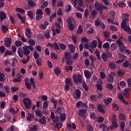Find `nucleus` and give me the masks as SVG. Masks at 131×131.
I'll return each mask as SVG.
<instances>
[{"mask_svg": "<svg viewBox=\"0 0 131 131\" xmlns=\"http://www.w3.org/2000/svg\"><path fill=\"white\" fill-rule=\"evenodd\" d=\"M67 21L68 23V27L69 30L71 31H73V30L75 29V26L76 25L74 19H73L72 17H69V18L67 19Z\"/></svg>", "mask_w": 131, "mask_h": 131, "instance_id": "f257e3e1", "label": "nucleus"}, {"mask_svg": "<svg viewBox=\"0 0 131 131\" xmlns=\"http://www.w3.org/2000/svg\"><path fill=\"white\" fill-rule=\"evenodd\" d=\"M119 47L120 48V51L121 53H127V55H130L131 51L129 50L128 47H126L124 46L123 42L120 41L119 42Z\"/></svg>", "mask_w": 131, "mask_h": 131, "instance_id": "f03ea898", "label": "nucleus"}, {"mask_svg": "<svg viewBox=\"0 0 131 131\" xmlns=\"http://www.w3.org/2000/svg\"><path fill=\"white\" fill-rule=\"evenodd\" d=\"M73 81L75 83L77 84V83L81 84L82 83V77L80 74H74L73 76Z\"/></svg>", "mask_w": 131, "mask_h": 131, "instance_id": "7ed1b4c3", "label": "nucleus"}, {"mask_svg": "<svg viewBox=\"0 0 131 131\" xmlns=\"http://www.w3.org/2000/svg\"><path fill=\"white\" fill-rule=\"evenodd\" d=\"M94 8L96 11L99 12L100 14L103 13V4L97 1L94 4Z\"/></svg>", "mask_w": 131, "mask_h": 131, "instance_id": "20e7f679", "label": "nucleus"}, {"mask_svg": "<svg viewBox=\"0 0 131 131\" xmlns=\"http://www.w3.org/2000/svg\"><path fill=\"white\" fill-rule=\"evenodd\" d=\"M26 109L29 110L31 108V100L28 98H25L23 100Z\"/></svg>", "mask_w": 131, "mask_h": 131, "instance_id": "39448f33", "label": "nucleus"}, {"mask_svg": "<svg viewBox=\"0 0 131 131\" xmlns=\"http://www.w3.org/2000/svg\"><path fill=\"white\" fill-rule=\"evenodd\" d=\"M50 118L51 119L53 120L54 123H58L59 122V121L60 120V117L59 116H55V114L54 113V112H52L51 115H50Z\"/></svg>", "mask_w": 131, "mask_h": 131, "instance_id": "423d86ee", "label": "nucleus"}, {"mask_svg": "<svg viewBox=\"0 0 131 131\" xmlns=\"http://www.w3.org/2000/svg\"><path fill=\"white\" fill-rule=\"evenodd\" d=\"M48 47H50L51 49H53L54 50H56V51H59L60 50V48L58 45L57 42H54L53 44L50 42H48L47 43Z\"/></svg>", "mask_w": 131, "mask_h": 131, "instance_id": "0eeeda50", "label": "nucleus"}, {"mask_svg": "<svg viewBox=\"0 0 131 131\" xmlns=\"http://www.w3.org/2000/svg\"><path fill=\"white\" fill-rule=\"evenodd\" d=\"M86 110L81 109L79 110V113L78 114V115L82 117L83 119H85V117H86Z\"/></svg>", "mask_w": 131, "mask_h": 131, "instance_id": "6e6552de", "label": "nucleus"}, {"mask_svg": "<svg viewBox=\"0 0 131 131\" xmlns=\"http://www.w3.org/2000/svg\"><path fill=\"white\" fill-rule=\"evenodd\" d=\"M5 46L6 48H10L11 43H12V39L10 37H7L4 40Z\"/></svg>", "mask_w": 131, "mask_h": 131, "instance_id": "1a4fd4ad", "label": "nucleus"}, {"mask_svg": "<svg viewBox=\"0 0 131 131\" xmlns=\"http://www.w3.org/2000/svg\"><path fill=\"white\" fill-rule=\"evenodd\" d=\"M74 94H75L74 97L75 99H80V97L81 96V91L79 89H76L74 91Z\"/></svg>", "mask_w": 131, "mask_h": 131, "instance_id": "9d476101", "label": "nucleus"}, {"mask_svg": "<svg viewBox=\"0 0 131 131\" xmlns=\"http://www.w3.org/2000/svg\"><path fill=\"white\" fill-rule=\"evenodd\" d=\"M129 20L128 18H125L124 20H122V23L121 24V27L123 29H125V27H127V24L126 22H128Z\"/></svg>", "mask_w": 131, "mask_h": 131, "instance_id": "9b49d317", "label": "nucleus"}, {"mask_svg": "<svg viewBox=\"0 0 131 131\" xmlns=\"http://www.w3.org/2000/svg\"><path fill=\"white\" fill-rule=\"evenodd\" d=\"M84 74L86 79H89L92 77V73H91L89 70H85L84 71Z\"/></svg>", "mask_w": 131, "mask_h": 131, "instance_id": "f8f14e48", "label": "nucleus"}, {"mask_svg": "<svg viewBox=\"0 0 131 131\" xmlns=\"http://www.w3.org/2000/svg\"><path fill=\"white\" fill-rule=\"evenodd\" d=\"M113 99L112 98L107 97V98H105L103 100V102H104V103L105 105H110L111 103L112 102Z\"/></svg>", "mask_w": 131, "mask_h": 131, "instance_id": "ddd939ff", "label": "nucleus"}, {"mask_svg": "<svg viewBox=\"0 0 131 131\" xmlns=\"http://www.w3.org/2000/svg\"><path fill=\"white\" fill-rule=\"evenodd\" d=\"M28 5L30 8H34L36 6V4L33 0H28Z\"/></svg>", "mask_w": 131, "mask_h": 131, "instance_id": "4468645a", "label": "nucleus"}, {"mask_svg": "<svg viewBox=\"0 0 131 131\" xmlns=\"http://www.w3.org/2000/svg\"><path fill=\"white\" fill-rule=\"evenodd\" d=\"M97 111L98 112H101V113L105 114V110H104V107L102 105V104H98L97 105Z\"/></svg>", "mask_w": 131, "mask_h": 131, "instance_id": "2eb2a0df", "label": "nucleus"}, {"mask_svg": "<svg viewBox=\"0 0 131 131\" xmlns=\"http://www.w3.org/2000/svg\"><path fill=\"white\" fill-rule=\"evenodd\" d=\"M32 33H31V31L30 29H28L26 30L25 31V35L28 38H31L32 37Z\"/></svg>", "mask_w": 131, "mask_h": 131, "instance_id": "dca6fc26", "label": "nucleus"}, {"mask_svg": "<svg viewBox=\"0 0 131 131\" xmlns=\"http://www.w3.org/2000/svg\"><path fill=\"white\" fill-rule=\"evenodd\" d=\"M23 50L24 51V55H25V56H29V55H30V50L27 49V48L25 47H23Z\"/></svg>", "mask_w": 131, "mask_h": 131, "instance_id": "f3484780", "label": "nucleus"}, {"mask_svg": "<svg viewBox=\"0 0 131 131\" xmlns=\"http://www.w3.org/2000/svg\"><path fill=\"white\" fill-rule=\"evenodd\" d=\"M65 83L66 84H69V85H70L71 86H72L73 85V82L70 78H67L66 79Z\"/></svg>", "mask_w": 131, "mask_h": 131, "instance_id": "a211bd4d", "label": "nucleus"}, {"mask_svg": "<svg viewBox=\"0 0 131 131\" xmlns=\"http://www.w3.org/2000/svg\"><path fill=\"white\" fill-rule=\"evenodd\" d=\"M17 54L20 58H23V55H24V53L23 52V50H22V49L21 48H18L17 50Z\"/></svg>", "mask_w": 131, "mask_h": 131, "instance_id": "6ab92c4d", "label": "nucleus"}, {"mask_svg": "<svg viewBox=\"0 0 131 131\" xmlns=\"http://www.w3.org/2000/svg\"><path fill=\"white\" fill-rule=\"evenodd\" d=\"M71 54L68 51H66L64 53V59L66 60H70V59H71Z\"/></svg>", "mask_w": 131, "mask_h": 131, "instance_id": "aec40b11", "label": "nucleus"}, {"mask_svg": "<svg viewBox=\"0 0 131 131\" xmlns=\"http://www.w3.org/2000/svg\"><path fill=\"white\" fill-rule=\"evenodd\" d=\"M119 100H120L122 103L125 104V105H128L129 103L127 102V101H126L125 100H124V99L123 98V96H122V95L120 94L119 95Z\"/></svg>", "mask_w": 131, "mask_h": 131, "instance_id": "412c9836", "label": "nucleus"}, {"mask_svg": "<svg viewBox=\"0 0 131 131\" xmlns=\"http://www.w3.org/2000/svg\"><path fill=\"white\" fill-rule=\"evenodd\" d=\"M118 45L116 43L114 42L111 45V49L112 51H116L117 50Z\"/></svg>", "mask_w": 131, "mask_h": 131, "instance_id": "4be33fe9", "label": "nucleus"}, {"mask_svg": "<svg viewBox=\"0 0 131 131\" xmlns=\"http://www.w3.org/2000/svg\"><path fill=\"white\" fill-rule=\"evenodd\" d=\"M16 16L19 18V19H20V20H21L23 24H25V17H23L22 15H21L20 13H17Z\"/></svg>", "mask_w": 131, "mask_h": 131, "instance_id": "5701e85b", "label": "nucleus"}, {"mask_svg": "<svg viewBox=\"0 0 131 131\" xmlns=\"http://www.w3.org/2000/svg\"><path fill=\"white\" fill-rule=\"evenodd\" d=\"M34 118V115L29 113L28 115V117H27V120L28 121H31V119H33Z\"/></svg>", "mask_w": 131, "mask_h": 131, "instance_id": "b1692460", "label": "nucleus"}, {"mask_svg": "<svg viewBox=\"0 0 131 131\" xmlns=\"http://www.w3.org/2000/svg\"><path fill=\"white\" fill-rule=\"evenodd\" d=\"M97 15H98V11L96 10H93L91 12V17L93 19L94 18H96L97 16Z\"/></svg>", "mask_w": 131, "mask_h": 131, "instance_id": "393cba45", "label": "nucleus"}, {"mask_svg": "<svg viewBox=\"0 0 131 131\" xmlns=\"http://www.w3.org/2000/svg\"><path fill=\"white\" fill-rule=\"evenodd\" d=\"M119 119L120 120L124 121L126 119V117L125 116V114L123 113H121L119 114Z\"/></svg>", "mask_w": 131, "mask_h": 131, "instance_id": "a878e982", "label": "nucleus"}, {"mask_svg": "<svg viewBox=\"0 0 131 131\" xmlns=\"http://www.w3.org/2000/svg\"><path fill=\"white\" fill-rule=\"evenodd\" d=\"M124 73H125V72L123 70L119 69L117 71L118 76H123V75H124Z\"/></svg>", "mask_w": 131, "mask_h": 131, "instance_id": "bb28decb", "label": "nucleus"}, {"mask_svg": "<svg viewBox=\"0 0 131 131\" xmlns=\"http://www.w3.org/2000/svg\"><path fill=\"white\" fill-rule=\"evenodd\" d=\"M123 67H124V68H128V67L130 65V63H129V62H128V61L127 60H125L123 63Z\"/></svg>", "mask_w": 131, "mask_h": 131, "instance_id": "cd10ccee", "label": "nucleus"}, {"mask_svg": "<svg viewBox=\"0 0 131 131\" xmlns=\"http://www.w3.org/2000/svg\"><path fill=\"white\" fill-rule=\"evenodd\" d=\"M15 11L18 13H20V14H25V10L21 8H16Z\"/></svg>", "mask_w": 131, "mask_h": 131, "instance_id": "c85d7f7f", "label": "nucleus"}, {"mask_svg": "<svg viewBox=\"0 0 131 131\" xmlns=\"http://www.w3.org/2000/svg\"><path fill=\"white\" fill-rule=\"evenodd\" d=\"M101 58L104 62H107L108 60V56L106 54L102 53L101 55Z\"/></svg>", "mask_w": 131, "mask_h": 131, "instance_id": "c756f323", "label": "nucleus"}, {"mask_svg": "<svg viewBox=\"0 0 131 131\" xmlns=\"http://www.w3.org/2000/svg\"><path fill=\"white\" fill-rule=\"evenodd\" d=\"M1 29H2L3 33H6L7 31H8V30H9V28L5 25H2L1 26Z\"/></svg>", "mask_w": 131, "mask_h": 131, "instance_id": "7c9ffc66", "label": "nucleus"}, {"mask_svg": "<svg viewBox=\"0 0 131 131\" xmlns=\"http://www.w3.org/2000/svg\"><path fill=\"white\" fill-rule=\"evenodd\" d=\"M59 119L61 120V121H64V120L66 119V113L60 114Z\"/></svg>", "mask_w": 131, "mask_h": 131, "instance_id": "2f4dec72", "label": "nucleus"}, {"mask_svg": "<svg viewBox=\"0 0 131 131\" xmlns=\"http://www.w3.org/2000/svg\"><path fill=\"white\" fill-rule=\"evenodd\" d=\"M95 54L98 60H99V61H101V60H102V58H101V55H100V51L98 50H96Z\"/></svg>", "mask_w": 131, "mask_h": 131, "instance_id": "473e14b6", "label": "nucleus"}, {"mask_svg": "<svg viewBox=\"0 0 131 131\" xmlns=\"http://www.w3.org/2000/svg\"><path fill=\"white\" fill-rule=\"evenodd\" d=\"M28 41L29 45L32 47H34V46H35V41L33 39H29Z\"/></svg>", "mask_w": 131, "mask_h": 131, "instance_id": "72a5a7b5", "label": "nucleus"}, {"mask_svg": "<svg viewBox=\"0 0 131 131\" xmlns=\"http://www.w3.org/2000/svg\"><path fill=\"white\" fill-rule=\"evenodd\" d=\"M106 89H108L110 91H112L114 89V85L112 83H108L106 86Z\"/></svg>", "mask_w": 131, "mask_h": 131, "instance_id": "f704fd0d", "label": "nucleus"}, {"mask_svg": "<svg viewBox=\"0 0 131 131\" xmlns=\"http://www.w3.org/2000/svg\"><path fill=\"white\" fill-rule=\"evenodd\" d=\"M39 122L41 124H46V117L42 116V118L39 120Z\"/></svg>", "mask_w": 131, "mask_h": 131, "instance_id": "c9c22d12", "label": "nucleus"}, {"mask_svg": "<svg viewBox=\"0 0 131 131\" xmlns=\"http://www.w3.org/2000/svg\"><path fill=\"white\" fill-rule=\"evenodd\" d=\"M82 85L83 89L85 90V92H88L89 90H90V88L89 87L88 84H86V83H85V82H83L82 83Z\"/></svg>", "mask_w": 131, "mask_h": 131, "instance_id": "e433bc0d", "label": "nucleus"}, {"mask_svg": "<svg viewBox=\"0 0 131 131\" xmlns=\"http://www.w3.org/2000/svg\"><path fill=\"white\" fill-rule=\"evenodd\" d=\"M83 31V29H82V26L80 25L78 27L77 33H78V34H81Z\"/></svg>", "mask_w": 131, "mask_h": 131, "instance_id": "4c0bfd02", "label": "nucleus"}, {"mask_svg": "<svg viewBox=\"0 0 131 131\" xmlns=\"http://www.w3.org/2000/svg\"><path fill=\"white\" fill-rule=\"evenodd\" d=\"M90 99L92 101H97L98 100V96L97 95H93L90 96Z\"/></svg>", "mask_w": 131, "mask_h": 131, "instance_id": "58836bf2", "label": "nucleus"}, {"mask_svg": "<svg viewBox=\"0 0 131 131\" xmlns=\"http://www.w3.org/2000/svg\"><path fill=\"white\" fill-rule=\"evenodd\" d=\"M102 48L103 49H110V44L108 42L104 43Z\"/></svg>", "mask_w": 131, "mask_h": 131, "instance_id": "ea45409f", "label": "nucleus"}, {"mask_svg": "<svg viewBox=\"0 0 131 131\" xmlns=\"http://www.w3.org/2000/svg\"><path fill=\"white\" fill-rule=\"evenodd\" d=\"M58 46H59L61 50H66L67 49L66 45L63 43H59Z\"/></svg>", "mask_w": 131, "mask_h": 131, "instance_id": "a19ab883", "label": "nucleus"}, {"mask_svg": "<svg viewBox=\"0 0 131 131\" xmlns=\"http://www.w3.org/2000/svg\"><path fill=\"white\" fill-rule=\"evenodd\" d=\"M27 14L28 16V17H29L30 18V19H32L33 18V12L32 11H29L27 12Z\"/></svg>", "mask_w": 131, "mask_h": 131, "instance_id": "79ce46f5", "label": "nucleus"}, {"mask_svg": "<svg viewBox=\"0 0 131 131\" xmlns=\"http://www.w3.org/2000/svg\"><path fill=\"white\" fill-rule=\"evenodd\" d=\"M98 43V42L97 41V40H93L92 41V44L91 46V48H93L94 49L95 48H97V44Z\"/></svg>", "mask_w": 131, "mask_h": 131, "instance_id": "37998d69", "label": "nucleus"}, {"mask_svg": "<svg viewBox=\"0 0 131 131\" xmlns=\"http://www.w3.org/2000/svg\"><path fill=\"white\" fill-rule=\"evenodd\" d=\"M42 106L43 109H47V108L49 107V103H48V101L45 100L42 103Z\"/></svg>", "mask_w": 131, "mask_h": 131, "instance_id": "c03bdc74", "label": "nucleus"}, {"mask_svg": "<svg viewBox=\"0 0 131 131\" xmlns=\"http://www.w3.org/2000/svg\"><path fill=\"white\" fill-rule=\"evenodd\" d=\"M90 40L86 37L84 36L81 38V42H89Z\"/></svg>", "mask_w": 131, "mask_h": 131, "instance_id": "a18cd8bd", "label": "nucleus"}, {"mask_svg": "<svg viewBox=\"0 0 131 131\" xmlns=\"http://www.w3.org/2000/svg\"><path fill=\"white\" fill-rule=\"evenodd\" d=\"M25 83L27 89H28V90H30V89H31V84H30V83L28 82V80H26Z\"/></svg>", "mask_w": 131, "mask_h": 131, "instance_id": "49530a36", "label": "nucleus"}, {"mask_svg": "<svg viewBox=\"0 0 131 131\" xmlns=\"http://www.w3.org/2000/svg\"><path fill=\"white\" fill-rule=\"evenodd\" d=\"M54 72L56 75H59V74L61 73V71H60V69L58 67H57L54 69Z\"/></svg>", "mask_w": 131, "mask_h": 131, "instance_id": "de8ad7c7", "label": "nucleus"}, {"mask_svg": "<svg viewBox=\"0 0 131 131\" xmlns=\"http://www.w3.org/2000/svg\"><path fill=\"white\" fill-rule=\"evenodd\" d=\"M69 48L70 49L71 53H73L75 52V46L73 45H70Z\"/></svg>", "mask_w": 131, "mask_h": 131, "instance_id": "09e8293b", "label": "nucleus"}, {"mask_svg": "<svg viewBox=\"0 0 131 131\" xmlns=\"http://www.w3.org/2000/svg\"><path fill=\"white\" fill-rule=\"evenodd\" d=\"M13 56V53L10 50H6L5 52V56Z\"/></svg>", "mask_w": 131, "mask_h": 131, "instance_id": "8fccbe9b", "label": "nucleus"}, {"mask_svg": "<svg viewBox=\"0 0 131 131\" xmlns=\"http://www.w3.org/2000/svg\"><path fill=\"white\" fill-rule=\"evenodd\" d=\"M65 69H66V71L67 72H68L70 70V71H72V70H73V67L72 66H69V67H68V66H66V68H65Z\"/></svg>", "mask_w": 131, "mask_h": 131, "instance_id": "3c124183", "label": "nucleus"}, {"mask_svg": "<svg viewBox=\"0 0 131 131\" xmlns=\"http://www.w3.org/2000/svg\"><path fill=\"white\" fill-rule=\"evenodd\" d=\"M124 31H126V32H127L129 34H131V31H130V28L129 27H125V29H123Z\"/></svg>", "mask_w": 131, "mask_h": 131, "instance_id": "603ef678", "label": "nucleus"}, {"mask_svg": "<svg viewBox=\"0 0 131 131\" xmlns=\"http://www.w3.org/2000/svg\"><path fill=\"white\" fill-rule=\"evenodd\" d=\"M5 74L2 73V72H0V81H5Z\"/></svg>", "mask_w": 131, "mask_h": 131, "instance_id": "864d4df0", "label": "nucleus"}, {"mask_svg": "<svg viewBox=\"0 0 131 131\" xmlns=\"http://www.w3.org/2000/svg\"><path fill=\"white\" fill-rule=\"evenodd\" d=\"M103 35L105 36V38H108L110 36V33L108 31H104Z\"/></svg>", "mask_w": 131, "mask_h": 131, "instance_id": "5fc2aeb1", "label": "nucleus"}, {"mask_svg": "<svg viewBox=\"0 0 131 131\" xmlns=\"http://www.w3.org/2000/svg\"><path fill=\"white\" fill-rule=\"evenodd\" d=\"M35 114L38 117H42V114H41V112L40 111H37L35 112Z\"/></svg>", "mask_w": 131, "mask_h": 131, "instance_id": "6e6d98bb", "label": "nucleus"}, {"mask_svg": "<svg viewBox=\"0 0 131 131\" xmlns=\"http://www.w3.org/2000/svg\"><path fill=\"white\" fill-rule=\"evenodd\" d=\"M36 15H43L42 10L40 9H37L36 11Z\"/></svg>", "mask_w": 131, "mask_h": 131, "instance_id": "4d7b16f0", "label": "nucleus"}, {"mask_svg": "<svg viewBox=\"0 0 131 131\" xmlns=\"http://www.w3.org/2000/svg\"><path fill=\"white\" fill-rule=\"evenodd\" d=\"M31 131H37V125H34L30 128Z\"/></svg>", "mask_w": 131, "mask_h": 131, "instance_id": "13d9d810", "label": "nucleus"}, {"mask_svg": "<svg viewBox=\"0 0 131 131\" xmlns=\"http://www.w3.org/2000/svg\"><path fill=\"white\" fill-rule=\"evenodd\" d=\"M72 39L74 42V43H76L77 42V38L74 35H72Z\"/></svg>", "mask_w": 131, "mask_h": 131, "instance_id": "bf43d9fd", "label": "nucleus"}, {"mask_svg": "<svg viewBox=\"0 0 131 131\" xmlns=\"http://www.w3.org/2000/svg\"><path fill=\"white\" fill-rule=\"evenodd\" d=\"M100 76L101 79H105L106 78V74L103 72H100Z\"/></svg>", "mask_w": 131, "mask_h": 131, "instance_id": "052dcab7", "label": "nucleus"}, {"mask_svg": "<svg viewBox=\"0 0 131 131\" xmlns=\"http://www.w3.org/2000/svg\"><path fill=\"white\" fill-rule=\"evenodd\" d=\"M10 20L12 23V24H16V20H15V18H14V16H11L10 17Z\"/></svg>", "mask_w": 131, "mask_h": 131, "instance_id": "680f3d73", "label": "nucleus"}, {"mask_svg": "<svg viewBox=\"0 0 131 131\" xmlns=\"http://www.w3.org/2000/svg\"><path fill=\"white\" fill-rule=\"evenodd\" d=\"M96 87L98 91H102L103 90V86H102V84H97Z\"/></svg>", "mask_w": 131, "mask_h": 131, "instance_id": "e2e57ef3", "label": "nucleus"}, {"mask_svg": "<svg viewBox=\"0 0 131 131\" xmlns=\"http://www.w3.org/2000/svg\"><path fill=\"white\" fill-rule=\"evenodd\" d=\"M17 59H16V58H13L12 59V66H13V67H15V66H16V65H17Z\"/></svg>", "mask_w": 131, "mask_h": 131, "instance_id": "0e129e2a", "label": "nucleus"}, {"mask_svg": "<svg viewBox=\"0 0 131 131\" xmlns=\"http://www.w3.org/2000/svg\"><path fill=\"white\" fill-rule=\"evenodd\" d=\"M36 62L38 66H41V58H38Z\"/></svg>", "mask_w": 131, "mask_h": 131, "instance_id": "69168bd1", "label": "nucleus"}, {"mask_svg": "<svg viewBox=\"0 0 131 131\" xmlns=\"http://www.w3.org/2000/svg\"><path fill=\"white\" fill-rule=\"evenodd\" d=\"M16 47H19L22 46V41L18 40L15 42Z\"/></svg>", "mask_w": 131, "mask_h": 131, "instance_id": "338daca9", "label": "nucleus"}, {"mask_svg": "<svg viewBox=\"0 0 131 131\" xmlns=\"http://www.w3.org/2000/svg\"><path fill=\"white\" fill-rule=\"evenodd\" d=\"M51 58L52 59H58V56H57V55H56V53H52L51 54Z\"/></svg>", "mask_w": 131, "mask_h": 131, "instance_id": "774afa93", "label": "nucleus"}]
</instances>
